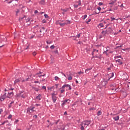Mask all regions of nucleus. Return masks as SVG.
<instances>
[{
	"label": "nucleus",
	"mask_w": 130,
	"mask_h": 130,
	"mask_svg": "<svg viewBox=\"0 0 130 130\" xmlns=\"http://www.w3.org/2000/svg\"><path fill=\"white\" fill-rule=\"evenodd\" d=\"M64 88H66V85H65V84H64V85H63V86L61 87V89H64Z\"/></svg>",
	"instance_id": "5fc2aeb1"
},
{
	"label": "nucleus",
	"mask_w": 130,
	"mask_h": 130,
	"mask_svg": "<svg viewBox=\"0 0 130 130\" xmlns=\"http://www.w3.org/2000/svg\"><path fill=\"white\" fill-rule=\"evenodd\" d=\"M12 115H9V116L8 117V119H11L12 118Z\"/></svg>",
	"instance_id": "4c0bfd02"
},
{
	"label": "nucleus",
	"mask_w": 130,
	"mask_h": 130,
	"mask_svg": "<svg viewBox=\"0 0 130 130\" xmlns=\"http://www.w3.org/2000/svg\"><path fill=\"white\" fill-rule=\"evenodd\" d=\"M98 10L99 11H101V7L98 8Z\"/></svg>",
	"instance_id": "774afa93"
},
{
	"label": "nucleus",
	"mask_w": 130,
	"mask_h": 130,
	"mask_svg": "<svg viewBox=\"0 0 130 130\" xmlns=\"http://www.w3.org/2000/svg\"><path fill=\"white\" fill-rule=\"evenodd\" d=\"M24 19H26V15H24L23 17H20L19 18V20L21 22V21H22V20H24Z\"/></svg>",
	"instance_id": "a211bd4d"
},
{
	"label": "nucleus",
	"mask_w": 130,
	"mask_h": 130,
	"mask_svg": "<svg viewBox=\"0 0 130 130\" xmlns=\"http://www.w3.org/2000/svg\"><path fill=\"white\" fill-rule=\"evenodd\" d=\"M111 21H114V20H115V18L112 17H111Z\"/></svg>",
	"instance_id": "8fccbe9b"
},
{
	"label": "nucleus",
	"mask_w": 130,
	"mask_h": 130,
	"mask_svg": "<svg viewBox=\"0 0 130 130\" xmlns=\"http://www.w3.org/2000/svg\"><path fill=\"white\" fill-rule=\"evenodd\" d=\"M68 87H69V90H72V87L71 86V85H69Z\"/></svg>",
	"instance_id": "6e6d98bb"
},
{
	"label": "nucleus",
	"mask_w": 130,
	"mask_h": 130,
	"mask_svg": "<svg viewBox=\"0 0 130 130\" xmlns=\"http://www.w3.org/2000/svg\"><path fill=\"white\" fill-rule=\"evenodd\" d=\"M34 117H35V118H38V116H37V115H35L34 116Z\"/></svg>",
	"instance_id": "338daca9"
},
{
	"label": "nucleus",
	"mask_w": 130,
	"mask_h": 130,
	"mask_svg": "<svg viewBox=\"0 0 130 130\" xmlns=\"http://www.w3.org/2000/svg\"><path fill=\"white\" fill-rule=\"evenodd\" d=\"M16 14H19L20 13V10L17 9V11H16Z\"/></svg>",
	"instance_id": "49530a36"
},
{
	"label": "nucleus",
	"mask_w": 130,
	"mask_h": 130,
	"mask_svg": "<svg viewBox=\"0 0 130 130\" xmlns=\"http://www.w3.org/2000/svg\"><path fill=\"white\" fill-rule=\"evenodd\" d=\"M91 19H89L87 21H86V24H89V22H91Z\"/></svg>",
	"instance_id": "ea45409f"
},
{
	"label": "nucleus",
	"mask_w": 130,
	"mask_h": 130,
	"mask_svg": "<svg viewBox=\"0 0 130 130\" xmlns=\"http://www.w3.org/2000/svg\"><path fill=\"white\" fill-rule=\"evenodd\" d=\"M14 102L13 101V102H11V103H10L9 105H8V108H11L12 106H13V104H14Z\"/></svg>",
	"instance_id": "4468645a"
},
{
	"label": "nucleus",
	"mask_w": 130,
	"mask_h": 130,
	"mask_svg": "<svg viewBox=\"0 0 130 130\" xmlns=\"http://www.w3.org/2000/svg\"><path fill=\"white\" fill-rule=\"evenodd\" d=\"M81 5H82L81 1L79 0V1H78V5H75L74 4V8H78V7H79V6H81Z\"/></svg>",
	"instance_id": "0eeeda50"
},
{
	"label": "nucleus",
	"mask_w": 130,
	"mask_h": 130,
	"mask_svg": "<svg viewBox=\"0 0 130 130\" xmlns=\"http://www.w3.org/2000/svg\"><path fill=\"white\" fill-rule=\"evenodd\" d=\"M8 95H9V96H11V95H12V96H13L14 92H11L8 93Z\"/></svg>",
	"instance_id": "bb28decb"
},
{
	"label": "nucleus",
	"mask_w": 130,
	"mask_h": 130,
	"mask_svg": "<svg viewBox=\"0 0 130 130\" xmlns=\"http://www.w3.org/2000/svg\"><path fill=\"white\" fill-rule=\"evenodd\" d=\"M42 89H43L44 90H46V86H42Z\"/></svg>",
	"instance_id": "4d7b16f0"
},
{
	"label": "nucleus",
	"mask_w": 130,
	"mask_h": 130,
	"mask_svg": "<svg viewBox=\"0 0 130 130\" xmlns=\"http://www.w3.org/2000/svg\"><path fill=\"white\" fill-rule=\"evenodd\" d=\"M95 46H96V47H98H98H101V45H96Z\"/></svg>",
	"instance_id": "bf43d9fd"
},
{
	"label": "nucleus",
	"mask_w": 130,
	"mask_h": 130,
	"mask_svg": "<svg viewBox=\"0 0 130 130\" xmlns=\"http://www.w3.org/2000/svg\"><path fill=\"white\" fill-rule=\"evenodd\" d=\"M42 23H43V24H44L45 23H46V21L45 20H42Z\"/></svg>",
	"instance_id": "e2e57ef3"
},
{
	"label": "nucleus",
	"mask_w": 130,
	"mask_h": 130,
	"mask_svg": "<svg viewBox=\"0 0 130 130\" xmlns=\"http://www.w3.org/2000/svg\"><path fill=\"white\" fill-rule=\"evenodd\" d=\"M36 99L38 100H41V94H39L37 97Z\"/></svg>",
	"instance_id": "2eb2a0df"
},
{
	"label": "nucleus",
	"mask_w": 130,
	"mask_h": 130,
	"mask_svg": "<svg viewBox=\"0 0 130 130\" xmlns=\"http://www.w3.org/2000/svg\"><path fill=\"white\" fill-rule=\"evenodd\" d=\"M103 53H105V54H106V55H108V53H107V52H106V51H105Z\"/></svg>",
	"instance_id": "864d4df0"
},
{
	"label": "nucleus",
	"mask_w": 130,
	"mask_h": 130,
	"mask_svg": "<svg viewBox=\"0 0 130 130\" xmlns=\"http://www.w3.org/2000/svg\"><path fill=\"white\" fill-rule=\"evenodd\" d=\"M68 80H69V81H72V80H73V77H72V76H70L68 78Z\"/></svg>",
	"instance_id": "c756f323"
},
{
	"label": "nucleus",
	"mask_w": 130,
	"mask_h": 130,
	"mask_svg": "<svg viewBox=\"0 0 130 130\" xmlns=\"http://www.w3.org/2000/svg\"><path fill=\"white\" fill-rule=\"evenodd\" d=\"M99 6H103V3H102V2H100V3H99Z\"/></svg>",
	"instance_id": "09e8293b"
},
{
	"label": "nucleus",
	"mask_w": 130,
	"mask_h": 130,
	"mask_svg": "<svg viewBox=\"0 0 130 130\" xmlns=\"http://www.w3.org/2000/svg\"><path fill=\"white\" fill-rule=\"evenodd\" d=\"M44 35V33H43V34H40L39 35H38L37 37L38 38H41V37H43Z\"/></svg>",
	"instance_id": "aec40b11"
},
{
	"label": "nucleus",
	"mask_w": 130,
	"mask_h": 130,
	"mask_svg": "<svg viewBox=\"0 0 130 130\" xmlns=\"http://www.w3.org/2000/svg\"><path fill=\"white\" fill-rule=\"evenodd\" d=\"M116 62H118L119 64L120 65L122 64V61H121V59H120L116 60Z\"/></svg>",
	"instance_id": "9b49d317"
},
{
	"label": "nucleus",
	"mask_w": 130,
	"mask_h": 130,
	"mask_svg": "<svg viewBox=\"0 0 130 130\" xmlns=\"http://www.w3.org/2000/svg\"><path fill=\"white\" fill-rule=\"evenodd\" d=\"M41 3H42V4H44L45 3V0H41Z\"/></svg>",
	"instance_id": "052dcab7"
},
{
	"label": "nucleus",
	"mask_w": 130,
	"mask_h": 130,
	"mask_svg": "<svg viewBox=\"0 0 130 130\" xmlns=\"http://www.w3.org/2000/svg\"><path fill=\"white\" fill-rule=\"evenodd\" d=\"M110 75H111V76L110 77V78H108V81H109V80H110L111 78H113V77H114V73H112Z\"/></svg>",
	"instance_id": "f3484780"
},
{
	"label": "nucleus",
	"mask_w": 130,
	"mask_h": 130,
	"mask_svg": "<svg viewBox=\"0 0 130 130\" xmlns=\"http://www.w3.org/2000/svg\"><path fill=\"white\" fill-rule=\"evenodd\" d=\"M61 11H63V12H68V10H66V9H61Z\"/></svg>",
	"instance_id": "79ce46f5"
},
{
	"label": "nucleus",
	"mask_w": 130,
	"mask_h": 130,
	"mask_svg": "<svg viewBox=\"0 0 130 130\" xmlns=\"http://www.w3.org/2000/svg\"><path fill=\"white\" fill-rule=\"evenodd\" d=\"M44 17L46 19H47V18H48V15L44 14Z\"/></svg>",
	"instance_id": "37998d69"
},
{
	"label": "nucleus",
	"mask_w": 130,
	"mask_h": 130,
	"mask_svg": "<svg viewBox=\"0 0 130 130\" xmlns=\"http://www.w3.org/2000/svg\"><path fill=\"white\" fill-rule=\"evenodd\" d=\"M100 12H97L96 11H94V13H93V15H97L99 14Z\"/></svg>",
	"instance_id": "c9c22d12"
},
{
	"label": "nucleus",
	"mask_w": 130,
	"mask_h": 130,
	"mask_svg": "<svg viewBox=\"0 0 130 130\" xmlns=\"http://www.w3.org/2000/svg\"><path fill=\"white\" fill-rule=\"evenodd\" d=\"M119 90H120V89L118 88L115 89V92H119Z\"/></svg>",
	"instance_id": "f704fd0d"
},
{
	"label": "nucleus",
	"mask_w": 130,
	"mask_h": 130,
	"mask_svg": "<svg viewBox=\"0 0 130 130\" xmlns=\"http://www.w3.org/2000/svg\"><path fill=\"white\" fill-rule=\"evenodd\" d=\"M64 89H62L61 90H60V93L61 94H62V93H64Z\"/></svg>",
	"instance_id": "72a5a7b5"
},
{
	"label": "nucleus",
	"mask_w": 130,
	"mask_h": 130,
	"mask_svg": "<svg viewBox=\"0 0 130 130\" xmlns=\"http://www.w3.org/2000/svg\"><path fill=\"white\" fill-rule=\"evenodd\" d=\"M81 126L80 127V129L85 130V128H84V126L83 125V124H81Z\"/></svg>",
	"instance_id": "a878e982"
},
{
	"label": "nucleus",
	"mask_w": 130,
	"mask_h": 130,
	"mask_svg": "<svg viewBox=\"0 0 130 130\" xmlns=\"http://www.w3.org/2000/svg\"><path fill=\"white\" fill-rule=\"evenodd\" d=\"M31 19L30 18H27V19H26V18H25L24 21L26 22V23H29V22H30V20Z\"/></svg>",
	"instance_id": "4be33fe9"
},
{
	"label": "nucleus",
	"mask_w": 130,
	"mask_h": 130,
	"mask_svg": "<svg viewBox=\"0 0 130 130\" xmlns=\"http://www.w3.org/2000/svg\"><path fill=\"white\" fill-rule=\"evenodd\" d=\"M56 25H60V22H59V21L56 22Z\"/></svg>",
	"instance_id": "e433bc0d"
},
{
	"label": "nucleus",
	"mask_w": 130,
	"mask_h": 130,
	"mask_svg": "<svg viewBox=\"0 0 130 130\" xmlns=\"http://www.w3.org/2000/svg\"><path fill=\"white\" fill-rule=\"evenodd\" d=\"M52 99L53 103H55L56 102V100H57V96H52Z\"/></svg>",
	"instance_id": "6e6552de"
},
{
	"label": "nucleus",
	"mask_w": 130,
	"mask_h": 130,
	"mask_svg": "<svg viewBox=\"0 0 130 130\" xmlns=\"http://www.w3.org/2000/svg\"><path fill=\"white\" fill-rule=\"evenodd\" d=\"M29 46H30V44H28L26 47L24 48V50H26V49H29Z\"/></svg>",
	"instance_id": "cd10ccee"
},
{
	"label": "nucleus",
	"mask_w": 130,
	"mask_h": 130,
	"mask_svg": "<svg viewBox=\"0 0 130 130\" xmlns=\"http://www.w3.org/2000/svg\"><path fill=\"white\" fill-rule=\"evenodd\" d=\"M91 70H92V68H87V69H86L85 73V74H89V73H90V71H91Z\"/></svg>",
	"instance_id": "9d476101"
},
{
	"label": "nucleus",
	"mask_w": 130,
	"mask_h": 130,
	"mask_svg": "<svg viewBox=\"0 0 130 130\" xmlns=\"http://www.w3.org/2000/svg\"><path fill=\"white\" fill-rule=\"evenodd\" d=\"M3 109H0V114H2V113L3 112Z\"/></svg>",
	"instance_id": "680f3d73"
},
{
	"label": "nucleus",
	"mask_w": 130,
	"mask_h": 130,
	"mask_svg": "<svg viewBox=\"0 0 130 130\" xmlns=\"http://www.w3.org/2000/svg\"><path fill=\"white\" fill-rule=\"evenodd\" d=\"M54 48H55L54 45H52L50 46L51 49H54Z\"/></svg>",
	"instance_id": "58836bf2"
},
{
	"label": "nucleus",
	"mask_w": 130,
	"mask_h": 130,
	"mask_svg": "<svg viewBox=\"0 0 130 130\" xmlns=\"http://www.w3.org/2000/svg\"><path fill=\"white\" fill-rule=\"evenodd\" d=\"M102 114V112L101 111H99L98 112V116H100V115H101Z\"/></svg>",
	"instance_id": "b1692460"
},
{
	"label": "nucleus",
	"mask_w": 130,
	"mask_h": 130,
	"mask_svg": "<svg viewBox=\"0 0 130 130\" xmlns=\"http://www.w3.org/2000/svg\"><path fill=\"white\" fill-rule=\"evenodd\" d=\"M115 58H121V55L116 56L115 57Z\"/></svg>",
	"instance_id": "7c9ffc66"
},
{
	"label": "nucleus",
	"mask_w": 130,
	"mask_h": 130,
	"mask_svg": "<svg viewBox=\"0 0 130 130\" xmlns=\"http://www.w3.org/2000/svg\"><path fill=\"white\" fill-rule=\"evenodd\" d=\"M54 80H55V81H58V80H59V78H58V77H57V76H55L54 77Z\"/></svg>",
	"instance_id": "c85d7f7f"
},
{
	"label": "nucleus",
	"mask_w": 130,
	"mask_h": 130,
	"mask_svg": "<svg viewBox=\"0 0 130 130\" xmlns=\"http://www.w3.org/2000/svg\"><path fill=\"white\" fill-rule=\"evenodd\" d=\"M117 3L118 4V7H120V8H124V6H123V3L121 4V2H118ZM120 4H121L120 5Z\"/></svg>",
	"instance_id": "1a4fd4ad"
},
{
	"label": "nucleus",
	"mask_w": 130,
	"mask_h": 130,
	"mask_svg": "<svg viewBox=\"0 0 130 130\" xmlns=\"http://www.w3.org/2000/svg\"><path fill=\"white\" fill-rule=\"evenodd\" d=\"M51 95H52V97H56V94H55L54 93H51Z\"/></svg>",
	"instance_id": "473e14b6"
},
{
	"label": "nucleus",
	"mask_w": 130,
	"mask_h": 130,
	"mask_svg": "<svg viewBox=\"0 0 130 130\" xmlns=\"http://www.w3.org/2000/svg\"><path fill=\"white\" fill-rule=\"evenodd\" d=\"M91 110H95V108H90V109H89V111H91Z\"/></svg>",
	"instance_id": "de8ad7c7"
},
{
	"label": "nucleus",
	"mask_w": 130,
	"mask_h": 130,
	"mask_svg": "<svg viewBox=\"0 0 130 130\" xmlns=\"http://www.w3.org/2000/svg\"><path fill=\"white\" fill-rule=\"evenodd\" d=\"M115 88L114 87H111L110 88V90H111L112 91H114V90H115Z\"/></svg>",
	"instance_id": "c03bdc74"
},
{
	"label": "nucleus",
	"mask_w": 130,
	"mask_h": 130,
	"mask_svg": "<svg viewBox=\"0 0 130 130\" xmlns=\"http://www.w3.org/2000/svg\"><path fill=\"white\" fill-rule=\"evenodd\" d=\"M98 26H100V28H102L103 27H104V25H103V23H101L99 24Z\"/></svg>",
	"instance_id": "5701e85b"
},
{
	"label": "nucleus",
	"mask_w": 130,
	"mask_h": 130,
	"mask_svg": "<svg viewBox=\"0 0 130 130\" xmlns=\"http://www.w3.org/2000/svg\"><path fill=\"white\" fill-rule=\"evenodd\" d=\"M70 102L71 100H70V99L64 100L63 101H62V103L61 104V107L62 108L64 107V105H66L67 103H70Z\"/></svg>",
	"instance_id": "f03ea898"
},
{
	"label": "nucleus",
	"mask_w": 130,
	"mask_h": 130,
	"mask_svg": "<svg viewBox=\"0 0 130 130\" xmlns=\"http://www.w3.org/2000/svg\"><path fill=\"white\" fill-rule=\"evenodd\" d=\"M20 81H21L20 79H17L15 80L14 84H17V83H19V82H20Z\"/></svg>",
	"instance_id": "6ab92c4d"
},
{
	"label": "nucleus",
	"mask_w": 130,
	"mask_h": 130,
	"mask_svg": "<svg viewBox=\"0 0 130 130\" xmlns=\"http://www.w3.org/2000/svg\"><path fill=\"white\" fill-rule=\"evenodd\" d=\"M117 9H118V7H117V6H114L113 8V10H114V11H116V10H117Z\"/></svg>",
	"instance_id": "393cba45"
},
{
	"label": "nucleus",
	"mask_w": 130,
	"mask_h": 130,
	"mask_svg": "<svg viewBox=\"0 0 130 130\" xmlns=\"http://www.w3.org/2000/svg\"><path fill=\"white\" fill-rule=\"evenodd\" d=\"M78 74H79V75H81V74H84V72H78Z\"/></svg>",
	"instance_id": "13d9d810"
},
{
	"label": "nucleus",
	"mask_w": 130,
	"mask_h": 130,
	"mask_svg": "<svg viewBox=\"0 0 130 130\" xmlns=\"http://www.w3.org/2000/svg\"><path fill=\"white\" fill-rule=\"evenodd\" d=\"M69 24H71V21L66 20L63 23H60V26H61V27H63L66 26V25H69Z\"/></svg>",
	"instance_id": "f257e3e1"
},
{
	"label": "nucleus",
	"mask_w": 130,
	"mask_h": 130,
	"mask_svg": "<svg viewBox=\"0 0 130 130\" xmlns=\"http://www.w3.org/2000/svg\"><path fill=\"white\" fill-rule=\"evenodd\" d=\"M36 54H37V53H36V52H34L32 53V55H33L34 56H35V55H36Z\"/></svg>",
	"instance_id": "3c124183"
},
{
	"label": "nucleus",
	"mask_w": 130,
	"mask_h": 130,
	"mask_svg": "<svg viewBox=\"0 0 130 130\" xmlns=\"http://www.w3.org/2000/svg\"><path fill=\"white\" fill-rule=\"evenodd\" d=\"M90 123L91 120H85L82 123V124L84 125V126H85V125H87V126H88L90 124Z\"/></svg>",
	"instance_id": "7ed1b4c3"
},
{
	"label": "nucleus",
	"mask_w": 130,
	"mask_h": 130,
	"mask_svg": "<svg viewBox=\"0 0 130 130\" xmlns=\"http://www.w3.org/2000/svg\"><path fill=\"white\" fill-rule=\"evenodd\" d=\"M35 108V107L30 106L29 108H28L27 109V112H30V111H32V112H34V111H35V110H34Z\"/></svg>",
	"instance_id": "20e7f679"
},
{
	"label": "nucleus",
	"mask_w": 130,
	"mask_h": 130,
	"mask_svg": "<svg viewBox=\"0 0 130 130\" xmlns=\"http://www.w3.org/2000/svg\"><path fill=\"white\" fill-rule=\"evenodd\" d=\"M81 34H79L78 35H77L76 37H77V38H80V37L81 36Z\"/></svg>",
	"instance_id": "a19ab883"
},
{
	"label": "nucleus",
	"mask_w": 130,
	"mask_h": 130,
	"mask_svg": "<svg viewBox=\"0 0 130 130\" xmlns=\"http://www.w3.org/2000/svg\"><path fill=\"white\" fill-rule=\"evenodd\" d=\"M41 29H43V31H44L45 30V27H42V28H41Z\"/></svg>",
	"instance_id": "0e129e2a"
},
{
	"label": "nucleus",
	"mask_w": 130,
	"mask_h": 130,
	"mask_svg": "<svg viewBox=\"0 0 130 130\" xmlns=\"http://www.w3.org/2000/svg\"><path fill=\"white\" fill-rule=\"evenodd\" d=\"M7 98L6 96H5V95H2L1 96V97L0 98V100L1 101H4L5 99Z\"/></svg>",
	"instance_id": "f8f14e48"
},
{
	"label": "nucleus",
	"mask_w": 130,
	"mask_h": 130,
	"mask_svg": "<svg viewBox=\"0 0 130 130\" xmlns=\"http://www.w3.org/2000/svg\"><path fill=\"white\" fill-rule=\"evenodd\" d=\"M46 42L48 44H51V43H52V42H48V41H47Z\"/></svg>",
	"instance_id": "603ef678"
},
{
	"label": "nucleus",
	"mask_w": 130,
	"mask_h": 130,
	"mask_svg": "<svg viewBox=\"0 0 130 130\" xmlns=\"http://www.w3.org/2000/svg\"><path fill=\"white\" fill-rule=\"evenodd\" d=\"M86 18H87V15H84V16L83 17V20H85V19H86Z\"/></svg>",
	"instance_id": "a18cd8bd"
},
{
	"label": "nucleus",
	"mask_w": 130,
	"mask_h": 130,
	"mask_svg": "<svg viewBox=\"0 0 130 130\" xmlns=\"http://www.w3.org/2000/svg\"><path fill=\"white\" fill-rule=\"evenodd\" d=\"M99 75V74L95 75L94 76V78H97V77H98Z\"/></svg>",
	"instance_id": "69168bd1"
},
{
	"label": "nucleus",
	"mask_w": 130,
	"mask_h": 130,
	"mask_svg": "<svg viewBox=\"0 0 130 130\" xmlns=\"http://www.w3.org/2000/svg\"><path fill=\"white\" fill-rule=\"evenodd\" d=\"M32 89H33L34 90H35V91H36V92H38V91H39V89L35 87H32Z\"/></svg>",
	"instance_id": "412c9836"
},
{
	"label": "nucleus",
	"mask_w": 130,
	"mask_h": 130,
	"mask_svg": "<svg viewBox=\"0 0 130 130\" xmlns=\"http://www.w3.org/2000/svg\"><path fill=\"white\" fill-rule=\"evenodd\" d=\"M54 52L55 54H58V51L57 50H55Z\"/></svg>",
	"instance_id": "2f4dec72"
},
{
	"label": "nucleus",
	"mask_w": 130,
	"mask_h": 130,
	"mask_svg": "<svg viewBox=\"0 0 130 130\" xmlns=\"http://www.w3.org/2000/svg\"><path fill=\"white\" fill-rule=\"evenodd\" d=\"M111 2L109 3V5H112L113 6H116L117 4H116V2H117V0H111Z\"/></svg>",
	"instance_id": "39448f33"
},
{
	"label": "nucleus",
	"mask_w": 130,
	"mask_h": 130,
	"mask_svg": "<svg viewBox=\"0 0 130 130\" xmlns=\"http://www.w3.org/2000/svg\"><path fill=\"white\" fill-rule=\"evenodd\" d=\"M114 120L117 121V120H119V116H117L116 117H113Z\"/></svg>",
	"instance_id": "ddd939ff"
},
{
	"label": "nucleus",
	"mask_w": 130,
	"mask_h": 130,
	"mask_svg": "<svg viewBox=\"0 0 130 130\" xmlns=\"http://www.w3.org/2000/svg\"><path fill=\"white\" fill-rule=\"evenodd\" d=\"M107 30H103L102 31V34H104V36H105V35H106V34H107Z\"/></svg>",
	"instance_id": "dca6fc26"
},
{
	"label": "nucleus",
	"mask_w": 130,
	"mask_h": 130,
	"mask_svg": "<svg viewBox=\"0 0 130 130\" xmlns=\"http://www.w3.org/2000/svg\"><path fill=\"white\" fill-rule=\"evenodd\" d=\"M92 58H99V59H101V58H102V54H100L99 55H95V56H92Z\"/></svg>",
	"instance_id": "423d86ee"
}]
</instances>
